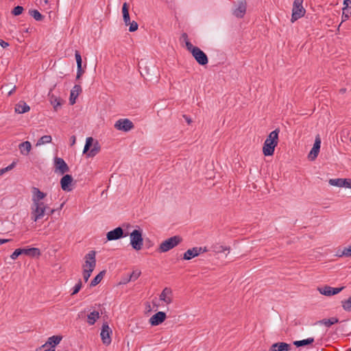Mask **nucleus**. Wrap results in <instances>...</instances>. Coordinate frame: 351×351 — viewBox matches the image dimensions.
I'll return each mask as SVG.
<instances>
[{
  "label": "nucleus",
  "mask_w": 351,
  "mask_h": 351,
  "mask_svg": "<svg viewBox=\"0 0 351 351\" xmlns=\"http://www.w3.org/2000/svg\"><path fill=\"white\" fill-rule=\"evenodd\" d=\"M339 322V319L332 317L328 319H323L318 322L319 324L326 326V327H330L332 325Z\"/></svg>",
  "instance_id": "30"
},
{
  "label": "nucleus",
  "mask_w": 351,
  "mask_h": 351,
  "mask_svg": "<svg viewBox=\"0 0 351 351\" xmlns=\"http://www.w3.org/2000/svg\"><path fill=\"white\" fill-rule=\"evenodd\" d=\"M3 87L5 88V90L8 91L9 96H10L16 90V86L15 85L12 86L10 83L4 84Z\"/></svg>",
  "instance_id": "43"
},
{
  "label": "nucleus",
  "mask_w": 351,
  "mask_h": 351,
  "mask_svg": "<svg viewBox=\"0 0 351 351\" xmlns=\"http://www.w3.org/2000/svg\"><path fill=\"white\" fill-rule=\"evenodd\" d=\"M128 234V232L125 233L123 229L119 226L112 230L108 232L106 234V239L108 241H114L124 238L127 237Z\"/></svg>",
  "instance_id": "9"
},
{
  "label": "nucleus",
  "mask_w": 351,
  "mask_h": 351,
  "mask_svg": "<svg viewBox=\"0 0 351 351\" xmlns=\"http://www.w3.org/2000/svg\"><path fill=\"white\" fill-rule=\"evenodd\" d=\"M55 171L63 175L69 171V167L62 158H54Z\"/></svg>",
  "instance_id": "14"
},
{
  "label": "nucleus",
  "mask_w": 351,
  "mask_h": 351,
  "mask_svg": "<svg viewBox=\"0 0 351 351\" xmlns=\"http://www.w3.org/2000/svg\"><path fill=\"white\" fill-rule=\"evenodd\" d=\"M112 333V331L111 328L109 327L108 322L103 323L100 336H101L102 343L104 345L108 346L111 343Z\"/></svg>",
  "instance_id": "8"
},
{
  "label": "nucleus",
  "mask_w": 351,
  "mask_h": 351,
  "mask_svg": "<svg viewBox=\"0 0 351 351\" xmlns=\"http://www.w3.org/2000/svg\"><path fill=\"white\" fill-rule=\"evenodd\" d=\"M64 204V203L63 202L62 204H60V207L58 208L57 209L51 208L49 206H47V209H46L45 215H52L56 210H61Z\"/></svg>",
  "instance_id": "44"
},
{
  "label": "nucleus",
  "mask_w": 351,
  "mask_h": 351,
  "mask_svg": "<svg viewBox=\"0 0 351 351\" xmlns=\"http://www.w3.org/2000/svg\"><path fill=\"white\" fill-rule=\"evenodd\" d=\"M166 317H167V315L165 312L159 311V312L155 313L154 315H153L150 317L149 322V324L153 326H158L165 320Z\"/></svg>",
  "instance_id": "17"
},
{
  "label": "nucleus",
  "mask_w": 351,
  "mask_h": 351,
  "mask_svg": "<svg viewBox=\"0 0 351 351\" xmlns=\"http://www.w3.org/2000/svg\"><path fill=\"white\" fill-rule=\"evenodd\" d=\"M315 341L313 337H308L305 339L302 340H297L293 341V344L297 348L303 347L306 346H309L313 344V343Z\"/></svg>",
  "instance_id": "28"
},
{
  "label": "nucleus",
  "mask_w": 351,
  "mask_h": 351,
  "mask_svg": "<svg viewBox=\"0 0 351 351\" xmlns=\"http://www.w3.org/2000/svg\"><path fill=\"white\" fill-rule=\"evenodd\" d=\"M21 153L23 155H27L32 149V145L29 141H25L19 145Z\"/></svg>",
  "instance_id": "29"
},
{
  "label": "nucleus",
  "mask_w": 351,
  "mask_h": 351,
  "mask_svg": "<svg viewBox=\"0 0 351 351\" xmlns=\"http://www.w3.org/2000/svg\"><path fill=\"white\" fill-rule=\"evenodd\" d=\"M70 141H71V146L75 145V141H76L75 136H74V135L71 136V138H70Z\"/></svg>",
  "instance_id": "58"
},
{
  "label": "nucleus",
  "mask_w": 351,
  "mask_h": 351,
  "mask_svg": "<svg viewBox=\"0 0 351 351\" xmlns=\"http://www.w3.org/2000/svg\"><path fill=\"white\" fill-rule=\"evenodd\" d=\"M304 0H295L293 2V7L302 6V3Z\"/></svg>",
  "instance_id": "55"
},
{
  "label": "nucleus",
  "mask_w": 351,
  "mask_h": 351,
  "mask_svg": "<svg viewBox=\"0 0 351 351\" xmlns=\"http://www.w3.org/2000/svg\"><path fill=\"white\" fill-rule=\"evenodd\" d=\"M49 97L50 103L53 106L54 110L58 111V109L61 108L63 104V100L50 93H49Z\"/></svg>",
  "instance_id": "25"
},
{
  "label": "nucleus",
  "mask_w": 351,
  "mask_h": 351,
  "mask_svg": "<svg viewBox=\"0 0 351 351\" xmlns=\"http://www.w3.org/2000/svg\"><path fill=\"white\" fill-rule=\"evenodd\" d=\"M343 5L344 7L351 8V0H343Z\"/></svg>",
  "instance_id": "56"
},
{
  "label": "nucleus",
  "mask_w": 351,
  "mask_h": 351,
  "mask_svg": "<svg viewBox=\"0 0 351 351\" xmlns=\"http://www.w3.org/2000/svg\"><path fill=\"white\" fill-rule=\"evenodd\" d=\"M141 274V271L134 270L130 274H129V276H131L132 281H135L136 280H137L139 278Z\"/></svg>",
  "instance_id": "46"
},
{
  "label": "nucleus",
  "mask_w": 351,
  "mask_h": 351,
  "mask_svg": "<svg viewBox=\"0 0 351 351\" xmlns=\"http://www.w3.org/2000/svg\"><path fill=\"white\" fill-rule=\"evenodd\" d=\"M88 323L89 325H93L96 322L97 319L99 318V313L97 311L91 312L87 315Z\"/></svg>",
  "instance_id": "32"
},
{
  "label": "nucleus",
  "mask_w": 351,
  "mask_h": 351,
  "mask_svg": "<svg viewBox=\"0 0 351 351\" xmlns=\"http://www.w3.org/2000/svg\"><path fill=\"white\" fill-rule=\"evenodd\" d=\"M62 339L60 335H53L48 338L47 341L43 344L40 348H45L47 346H50L49 349H56V346L60 343Z\"/></svg>",
  "instance_id": "20"
},
{
  "label": "nucleus",
  "mask_w": 351,
  "mask_h": 351,
  "mask_svg": "<svg viewBox=\"0 0 351 351\" xmlns=\"http://www.w3.org/2000/svg\"><path fill=\"white\" fill-rule=\"evenodd\" d=\"M26 252V248H18L16 249L14 252L10 255V258L12 260H16L20 255L25 254Z\"/></svg>",
  "instance_id": "35"
},
{
  "label": "nucleus",
  "mask_w": 351,
  "mask_h": 351,
  "mask_svg": "<svg viewBox=\"0 0 351 351\" xmlns=\"http://www.w3.org/2000/svg\"><path fill=\"white\" fill-rule=\"evenodd\" d=\"M16 164V162L15 161H13L10 165L6 167L5 168L1 169V170L3 171V173H4L12 169L15 167Z\"/></svg>",
  "instance_id": "52"
},
{
  "label": "nucleus",
  "mask_w": 351,
  "mask_h": 351,
  "mask_svg": "<svg viewBox=\"0 0 351 351\" xmlns=\"http://www.w3.org/2000/svg\"><path fill=\"white\" fill-rule=\"evenodd\" d=\"M122 14H123V20L126 26L129 25V31L130 32H134L138 29V23L133 21H130V13H129V4L125 2L122 6Z\"/></svg>",
  "instance_id": "5"
},
{
  "label": "nucleus",
  "mask_w": 351,
  "mask_h": 351,
  "mask_svg": "<svg viewBox=\"0 0 351 351\" xmlns=\"http://www.w3.org/2000/svg\"><path fill=\"white\" fill-rule=\"evenodd\" d=\"M47 196V193L41 191L38 188H32V203H38L42 201Z\"/></svg>",
  "instance_id": "22"
},
{
  "label": "nucleus",
  "mask_w": 351,
  "mask_h": 351,
  "mask_svg": "<svg viewBox=\"0 0 351 351\" xmlns=\"http://www.w3.org/2000/svg\"><path fill=\"white\" fill-rule=\"evenodd\" d=\"M337 331H340L341 332H345L344 327L343 326H340L337 328Z\"/></svg>",
  "instance_id": "62"
},
{
  "label": "nucleus",
  "mask_w": 351,
  "mask_h": 351,
  "mask_svg": "<svg viewBox=\"0 0 351 351\" xmlns=\"http://www.w3.org/2000/svg\"><path fill=\"white\" fill-rule=\"evenodd\" d=\"M75 57L77 65H82V56H81L80 53L77 50L75 52Z\"/></svg>",
  "instance_id": "50"
},
{
  "label": "nucleus",
  "mask_w": 351,
  "mask_h": 351,
  "mask_svg": "<svg viewBox=\"0 0 351 351\" xmlns=\"http://www.w3.org/2000/svg\"><path fill=\"white\" fill-rule=\"evenodd\" d=\"M183 117L186 121V122L190 124L191 123V119L186 115H183Z\"/></svg>",
  "instance_id": "61"
},
{
  "label": "nucleus",
  "mask_w": 351,
  "mask_h": 351,
  "mask_svg": "<svg viewBox=\"0 0 351 351\" xmlns=\"http://www.w3.org/2000/svg\"><path fill=\"white\" fill-rule=\"evenodd\" d=\"M28 12L36 21H42L45 19V16L37 10H29Z\"/></svg>",
  "instance_id": "34"
},
{
  "label": "nucleus",
  "mask_w": 351,
  "mask_h": 351,
  "mask_svg": "<svg viewBox=\"0 0 351 351\" xmlns=\"http://www.w3.org/2000/svg\"><path fill=\"white\" fill-rule=\"evenodd\" d=\"M114 128L118 130L128 132L134 128V125L128 119H120L115 123Z\"/></svg>",
  "instance_id": "12"
},
{
  "label": "nucleus",
  "mask_w": 351,
  "mask_h": 351,
  "mask_svg": "<svg viewBox=\"0 0 351 351\" xmlns=\"http://www.w3.org/2000/svg\"><path fill=\"white\" fill-rule=\"evenodd\" d=\"M351 257V245L348 247H344L341 251V254H338V257Z\"/></svg>",
  "instance_id": "41"
},
{
  "label": "nucleus",
  "mask_w": 351,
  "mask_h": 351,
  "mask_svg": "<svg viewBox=\"0 0 351 351\" xmlns=\"http://www.w3.org/2000/svg\"><path fill=\"white\" fill-rule=\"evenodd\" d=\"M344 183H343V186L348 189H351V179L343 178Z\"/></svg>",
  "instance_id": "53"
},
{
  "label": "nucleus",
  "mask_w": 351,
  "mask_h": 351,
  "mask_svg": "<svg viewBox=\"0 0 351 351\" xmlns=\"http://www.w3.org/2000/svg\"><path fill=\"white\" fill-rule=\"evenodd\" d=\"M280 129L276 128L268 135L263 147V152L265 156H272L275 151V147L278 145V134Z\"/></svg>",
  "instance_id": "1"
},
{
  "label": "nucleus",
  "mask_w": 351,
  "mask_h": 351,
  "mask_svg": "<svg viewBox=\"0 0 351 351\" xmlns=\"http://www.w3.org/2000/svg\"><path fill=\"white\" fill-rule=\"evenodd\" d=\"M47 208H41L38 203H32L31 206V218L34 221H37L44 217Z\"/></svg>",
  "instance_id": "7"
},
{
  "label": "nucleus",
  "mask_w": 351,
  "mask_h": 351,
  "mask_svg": "<svg viewBox=\"0 0 351 351\" xmlns=\"http://www.w3.org/2000/svg\"><path fill=\"white\" fill-rule=\"evenodd\" d=\"M182 241V238L179 235L171 237L162 241L158 247L160 252H167L173 249Z\"/></svg>",
  "instance_id": "4"
},
{
  "label": "nucleus",
  "mask_w": 351,
  "mask_h": 351,
  "mask_svg": "<svg viewBox=\"0 0 351 351\" xmlns=\"http://www.w3.org/2000/svg\"><path fill=\"white\" fill-rule=\"evenodd\" d=\"M186 49L192 54L196 62L201 66H205L208 62L207 55L198 47L194 46L191 43H186Z\"/></svg>",
  "instance_id": "2"
},
{
  "label": "nucleus",
  "mask_w": 351,
  "mask_h": 351,
  "mask_svg": "<svg viewBox=\"0 0 351 351\" xmlns=\"http://www.w3.org/2000/svg\"><path fill=\"white\" fill-rule=\"evenodd\" d=\"M73 178L71 175L66 174L60 179V186L64 191L69 192L73 189Z\"/></svg>",
  "instance_id": "15"
},
{
  "label": "nucleus",
  "mask_w": 351,
  "mask_h": 351,
  "mask_svg": "<svg viewBox=\"0 0 351 351\" xmlns=\"http://www.w3.org/2000/svg\"><path fill=\"white\" fill-rule=\"evenodd\" d=\"M346 92V88H342L339 90V93L341 94H344Z\"/></svg>",
  "instance_id": "63"
},
{
  "label": "nucleus",
  "mask_w": 351,
  "mask_h": 351,
  "mask_svg": "<svg viewBox=\"0 0 351 351\" xmlns=\"http://www.w3.org/2000/svg\"><path fill=\"white\" fill-rule=\"evenodd\" d=\"M350 8H343L342 22L348 20L351 15Z\"/></svg>",
  "instance_id": "40"
},
{
  "label": "nucleus",
  "mask_w": 351,
  "mask_h": 351,
  "mask_svg": "<svg viewBox=\"0 0 351 351\" xmlns=\"http://www.w3.org/2000/svg\"><path fill=\"white\" fill-rule=\"evenodd\" d=\"M321 146V138L319 135H317L315 139L313 146L310 151L308 158L310 160H314L318 156Z\"/></svg>",
  "instance_id": "16"
},
{
  "label": "nucleus",
  "mask_w": 351,
  "mask_h": 351,
  "mask_svg": "<svg viewBox=\"0 0 351 351\" xmlns=\"http://www.w3.org/2000/svg\"><path fill=\"white\" fill-rule=\"evenodd\" d=\"M38 204L40 205V207H41V208H47L48 206V205L45 204L43 201L38 202Z\"/></svg>",
  "instance_id": "60"
},
{
  "label": "nucleus",
  "mask_w": 351,
  "mask_h": 351,
  "mask_svg": "<svg viewBox=\"0 0 351 351\" xmlns=\"http://www.w3.org/2000/svg\"><path fill=\"white\" fill-rule=\"evenodd\" d=\"M344 288H345L344 287L334 288V287H330L328 285H325L322 287H318L317 289L321 294H322L324 295H326V296H331V295L338 294Z\"/></svg>",
  "instance_id": "13"
},
{
  "label": "nucleus",
  "mask_w": 351,
  "mask_h": 351,
  "mask_svg": "<svg viewBox=\"0 0 351 351\" xmlns=\"http://www.w3.org/2000/svg\"><path fill=\"white\" fill-rule=\"evenodd\" d=\"M24 8L21 5L15 6L11 11V14L13 16H19L23 13Z\"/></svg>",
  "instance_id": "42"
},
{
  "label": "nucleus",
  "mask_w": 351,
  "mask_h": 351,
  "mask_svg": "<svg viewBox=\"0 0 351 351\" xmlns=\"http://www.w3.org/2000/svg\"><path fill=\"white\" fill-rule=\"evenodd\" d=\"M344 183L343 178L330 179L329 184L332 186L342 187Z\"/></svg>",
  "instance_id": "39"
},
{
  "label": "nucleus",
  "mask_w": 351,
  "mask_h": 351,
  "mask_svg": "<svg viewBox=\"0 0 351 351\" xmlns=\"http://www.w3.org/2000/svg\"><path fill=\"white\" fill-rule=\"evenodd\" d=\"M213 250L216 253H221L225 251H230V247H226L219 244H215L212 246Z\"/></svg>",
  "instance_id": "36"
},
{
  "label": "nucleus",
  "mask_w": 351,
  "mask_h": 351,
  "mask_svg": "<svg viewBox=\"0 0 351 351\" xmlns=\"http://www.w3.org/2000/svg\"><path fill=\"white\" fill-rule=\"evenodd\" d=\"M206 247H194L191 249L187 250L183 254L182 259L189 261L193 258L198 256L200 254L207 252Z\"/></svg>",
  "instance_id": "11"
},
{
  "label": "nucleus",
  "mask_w": 351,
  "mask_h": 351,
  "mask_svg": "<svg viewBox=\"0 0 351 351\" xmlns=\"http://www.w3.org/2000/svg\"><path fill=\"white\" fill-rule=\"evenodd\" d=\"M0 45L3 48H5L9 46V43L0 39Z\"/></svg>",
  "instance_id": "57"
},
{
  "label": "nucleus",
  "mask_w": 351,
  "mask_h": 351,
  "mask_svg": "<svg viewBox=\"0 0 351 351\" xmlns=\"http://www.w3.org/2000/svg\"><path fill=\"white\" fill-rule=\"evenodd\" d=\"M44 351H56V349H46Z\"/></svg>",
  "instance_id": "64"
},
{
  "label": "nucleus",
  "mask_w": 351,
  "mask_h": 351,
  "mask_svg": "<svg viewBox=\"0 0 351 351\" xmlns=\"http://www.w3.org/2000/svg\"><path fill=\"white\" fill-rule=\"evenodd\" d=\"M51 140H52V138L49 135L43 136L38 141V142L36 143V146L41 145L45 144V143H50L51 141Z\"/></svg>",
  "instance_id": "37"
},
{
  "label": "nucleus",
  "mask_w": 351,
  "mask_h": 351,
  "mask_svg": "<svg viewBox=\"0 0 351 351\" xmlns=\"http://www.w3.org/2000/svg\"><path fill=\"white\" fill-rule=\"evenodd\" d=\"M82 89L80 85L75 84L72 90H71L70 97H69V103L71 105H73L75 103V100L80 93L82 92Z\"/></svg>",
  "instance_id": "24"
},
{
  "label": "nucleus",
  "mask_w": 351,
  "mask_h": 351,
  "mask_svg": "<svg viewBox=\"0 0 351 351\" xmlns=\"http://www.w3.org/2000/svg\"><path fill=\"white\" fill-rule=\"evenodd\" d=\"M82 287V282L81 279H80L78 282L73 288V291L71 293V295H74L77 294L80 291Z\"/></svg>",
  "instance_id": "45"
},
{
  "label": "nucleus",
  "mask_w": 351,
  "mask_h": 351,
  "mask_svg": "<svg viewBox=\"0 0 351 351\" xmlns=\"http://www.w3.org/2000/svg\"><path fill=\"white\" fill-rule=\"evenodd\" d=\"M101 146L97 141H95L93 137L86 138L83 153L87 157H94L99 152Z\"/></svg>",
  "instance_id": "3"
},
{
  "label": "nucleus",
  "mask_w": 351,
  "mask_h": 351,
  "mask_svg": "<svg viewBox=\"0 0 351 351\" xmlns=\"http://www.w3.org/2000/svg\"><path fill=\"white\" fill-rule=\"evenodd\" d=\"M138 67L141 74L143 77H151L154 69L150 71L149 69L147 68L146 63L143 60L138 62Z\"/></svg>",
  "instance_id": "26"
},
{
  "label": "nucleus",
  "mask_w": 351,
  "mask_h": 351,
  "mask_svg": "<svg viewBox=\"0 0 351 351\" xmlns=\"http://www.w3.org/2000/svg\"><path fill=\"white\" fill-rule=\"evenodd\" d=\"M291 349V344L285 342H277L273 343L268 351H289Z\"/></svg>",
  "instance_id": "19"
},
{
  "label": "nucleus",
  "mask_w": 351,
  "mask_h": 351,
  "mask_svg": "<svg viewBox=\"0 0 351 351\" xmlns=\"http://www.w3.org/2000/svg\"><path fill=\"white\" fill-rule=\"evenodd\" d=\"M106 274V270H103L100 271L90 282V287H95L103 279L104 276Z\"/></svg>",
  "instance_id": "31"
},
{
  "label": "nucleus",
  "mask_w": 351,
  "mask_h": 351,
  "mask_svg": "<svg viewBox=\"0 0 351 351\" xmlns=\"http://www.w3.org/2000/svg\"><path fill=\"white\" fill-rule=\"evenodd\" d=\"M130 245L135 250H140L143 245V239L142 231L141 230H134L130 233Z\"/></svg>",
  "instance_id": "6"
},
{
  "label": "nucleus",
  "mask_w": 351,
  "mask_h": 351,
  "mask_svg": "<svg viewBox=\"0 0 351 351\" xmlns=\"http://www.w3.org/2000/svg\"><path fill=\"white\" fill-rule=\"evenodd\" d=\"M10 240L7 239H0V245L9 242Z\"/></svg>",
  "instance_id": "59"
},
{
  "label": "nucleus",
  "mask_w": 351,
  "mask_h": 351,
  "mask_svg": "<svg viewBox=\"0 0 351 351\" xmlns=\"http://www.w3.org/2000/svg\"><path fill=\"white\" fill-rule=\"evenodd\" d=\"M247 3L245 0H241L239 2L238 6L233 10V15L237 18L241 19L244 16L246 12Z\"/></svg>",
  "instance_id": "18"
},
{
  "label": "nucleus",
  "mask_w": 351,
  "mask_h": 351,
  "mask_svg": "<svg viewBox=\"0 0 351 351\" xmlns=\"http://www.w3.org/2000/svg\"><path fill=\"white\" fill-rule=\"evenodd\" d=\"M16 164V162L15 161H13L10 165L6 167L5 168L1 169V170L3 171V173H4L12 169L15 167Z\"/></svg>",
  "instance_id": "51"
},
{
  "label": "nucleus",
  "mask_w": 351,
  "mask_h": 351,
  "mask_svg": "<svg viewBox=\"0 0 351 351\" xmlns=\"http://www.w3.org/2000/svg\"><path fill=\"white\" fill-rule=\"evenodd\" d=\"M30 107L24 101H20L15 106V112L19 114H23L29 111Z\"/></svg>",
  "instance_id": "27"
},
{
  "label": "nucleus",
  "mask_w": 351,
  "mask_h": 351,
  "mask_svg": "<svg viewBox=\"0 0 351 351\" xmlns=\"http://www.w3.org/2000/svg\"><path fill=\"white\" fill-rule=\"evenodd\" d=\"M306 12L305 9L303 8V6H296L293 7L292 9V15L291 21L292 23L295 22L298 19L302 17Z\"/></svg>",
  "instance_id": "21"
},
{
  "label": "nucleus",
  "mask_w": 351,
  "mask_h": 351,
  "mask_svg": "<svg viewBox=\"0 0 351 351\" xmlns=\"http://www.w3.org/2000/svg\"><path fill=\"white\" fill-rule=\"evenodd\" d=\"M172 291L170 288L165 287L160 295V300L169 304L172 302Z\"/></svg>",
  "instance_id": "23"
},
{
  "label": "nucleus",
  "mask_w": 351,
  "mask_h": 351,
  "mask_svg": "<svg viewBox=\"0 0 351 351\" xmlns=\"http://www.w3.org/2000/svg\"><path fill=\"white\" fill-rule=\"evenodd\" d=\"M92 271H90V269H83V272H82V275H83V278L85 282H87L90 278V276H91V274H92Z\"/></svg>",
  "instance_id": "47"
},
{
  "label": "nucleus",
  "mask_w": 351,
  "mask_h": 351,
  "mask_svg": "<svg viewBox=\"0 0 351 351\" xmlns=\"http://www.w3.org/2000/svg\"><path fill=\"white\" fill-rule=\"evenodd\" d=\"M343 308L348 312H351V295L348 299L341 301Z\"/></svg>",
  "instance_id": "38"
},
{
  "label": "nucleus",
  "mask_w": 351,
  "mask_h": 351,
  "mask_svg": "<svg viewBox=\"0 0 351 351\" xmlns=\"http://www.w3.org/2000/svg\"><path fill=\"white\" fill-rule=\"evenodd\" d=\"M180 39H182L183 41L185 43V46L186 47V43H191L189 40V38H188V34L185 32L182 33V35H181V38Z\"/></svg>",
  "instance_id": "54"
},
{
  "label": "nucleus",
  "mask_w": 351,
  "mask_h": 351,
  "mask_svg": "<svg viewBox=\"0 0 351 351\" xmlns=\"http://www.w3.org/2000/svg\"><path fill=\"white\" fill-rule=\"evenodd\" d=\"M84 70L82 69V65H77V75L76 80H79L84 73Z\"/></svg>",
  "instance_id": "49"
},
{
  "label": "nucleus",
  "mask_w": 351,
  "mask_h": 351,
  "mask_svg": "<svg viewBox=\"0 0 351 351\" xmlns=\"http://www.w3.org/2000/svg\"><path fill=\"white\" fill-rule=\"evenodd\" d=\"M130 281H132L131 276H129V274H127L121 278L119 285H126Z\"/></svg>",
  "instance_id": "48"
},
{
  "label": "nucleus",
  "mask_w": 351,
  "mask_h": 351,
  "mask_svg": "<svg viewBox=\"0 0 351 351\" xmlns=\"http://www.w3.org/2000/svg\"><path fill=\"white\" fill-rule=\"evenodd\" d=\"M25 255L30 257H38L40 255V250L36 247L26 248Z\"/></svg>",
  "instance_id": "33"
},
{
  "label": "nucleus",
  "mask_w": 351,
  "mask_h": 351,
  "mask_svg": "<svg viewBox=\"0 0 351 351\" xmlns=\"http://www.w3.org/2000/svg\"><path fill=\"white\" fill-rule=\"evenodd\" d=\"M95 254V251L91 250L85 255V263L82 265L83 269H90V271H93L96 266Z\"/></svg>",
  "instance_id": "10"
}]
</instances>
